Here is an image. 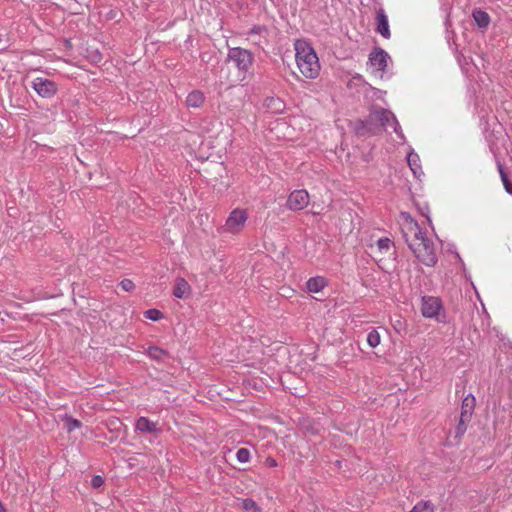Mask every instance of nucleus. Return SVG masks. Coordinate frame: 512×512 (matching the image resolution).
<instances>
[{"label": "nucleus", "instance_id": "5", "mask_svg": "<svg viewBox=\"0 0 512 512\" xmlns=\"http://www.w3.org/2000/svg\"><path fill=\"white\" fill-rule=\"evenodd\" d=\"M389 60V54L381 48H375L369 54V63L373 67L374 73L379 75L381 78L383 77V74L386 72Z\"/></svg>", "mask_w": 512, "mask_h": 512}, {"label": "nucleus", "instance_id": "26", "mask_svg": "<svg viewBox=\"0 0 512 512\" xmlns=\"http://www.w3.org/2000/svg\"><path fill=\"white\" fill-rule=\"evenodd\" d=\"M65 423H66L68 432H72L73 430L80 428L82 425L79 420H77L71 416L65 417Z\"/></svg>", "mask_w": 512, "mask_h": 512}, {"label": "nucleus", "instance_id": "10", "mask_svg": "<svg viewBox=\"0 0 512 512\" xmlns=\"http://www.w3.org/2000/svg\"><path fill=\"white\" fill-rule=\"evenodd\" d=\"M376 31L385 39L391 36L388 17L383 9H379L376 13Z\"/></svg>", "mask_w": 512, "mask_h": 512}, {"label": "nucleus", "instance_id": "21", "mask_svg": "<svg viewBox=\"0 0 512 512\" xmlns=\"http://www.w3.org/2000/svg\"><path fill=\"white\" fill-rule=\"evenodd\" d=\"M376 245L380 253H386L393 246V242L390 238L383 237L377 240Z\"/></svg>", "mask_w": 512, "mask_h": 512}, {"label": "nucleus", "instance_id": "24", "mask_svg": "<svg viewBox=\"0 0 512 512\" xmlns=\"http://www.w3.org/2000/svg\"><path fill=\"white\" fill-rule=\"evenodd\" d=\"M367 343L370 347L375 348L380 344V334L377 330L372 329L367 335Z\"/></svg>", "mask_w": 512, "mask_h": 512}, {"label": "nucleus", "instance_id": "13", "mask_svg": "<svg viewBox=\"0 0 512 512\" xmlns=\"http://www.w3.org/2000/svg\"><path fill=\"white\" fill-rule=\"evenodd\" d=\"M475 397L472 394H468L463 400L461 405L460 417L462 420H471L475 409Z\"/></svg>", "mask_w": 512, "mask_h": 512}, {"label": "nucleus", "instance_id": "18", "mask_svg": "<svg viewBox=\"0 0 512 512\" xmlns=\"http://www.w3.org/2000/svg\"><path fill=\"white\" fill-rule=\"evenodd\" d=\"M472 16L476 24L481 28H487L490 23L489 14L481 9H475L472 12Z\"/></svg>", "mask_w": 512, "mask_h": 512}, {"label": "nucleus", "instance_id": "17", "mask_svg": "<svg viewBox=\"0 0 512 512\" xmlns=\"http://www.w3.org/2000/svg\"><path fill=\"white\" fill-rule=\"evenodd\" d=\"M190 286L184 278H178L173 288V295L182 299L189 292Z\"/></svg>", "mask_w": 512, "mask_h": 512}, {"label": "nucleus", "instance_id": "3", "mask_svg": "<svg viewBox=\"0 0 512 512\" xmlns=\"http://www.w3.org/2000/svg\"><path fill=\"white\" fill-rule=\"evenodd\" d=\"M226 60L232 62L238 73L242 75V79L250 73L254 64V54L252 51L242 47H230Z\"/></svg>", "mask_w": 512, "mask_h": 512}, {"label": "nucleus", "instance_id": "29", "mask_svg": "<svg viewBox=\"0 0 512 512\" xmlns=\"http://www.w3.org/2000/svg\"><path fill=\"white\" fill-rule=\"evenodd\" d=\"M119 285L126 292H131L135 288L133 281L130 279H123Z\"/></svg>", "mask_w": 512, "mask_h": 512}, {"label": "nucleus", "instance_id": "25", "mask_svg": "<svg viewBox=\"0 0 512 512\" xmlns=\"http://www.w3.org/2000/svg\"><path fill=\"white\" fill-rule=\"evenodd\" d=\"M236 458L240 463H247L250 461L251 453L247 448H240L236 453Z\"/></svg>", "mask_w": 512, "mask_h": 512}, {"label": "nucleus", "instance_id": "14", "mask_svg": "<svg viewBox=\"0 0 512 512\" xmlns=\"http://www.w3.org/2000/svg\"><path fill=\"white\" fill-rule=\"evenodd\" d=\"M407 163L417 179H420V177L424 175L420 164V157L414 150H410L407 154Z\"/></svg>", "mask_w": 512, "mask_h": 512}, {"label": "nucleus", "instance_id": "31", "mask_svg": "<svg viewBox=\"0 0 512 512\" xmlns=\"http://www.w3.org/2000/svg\"><path fill=\"white\" fill-rule=\"evenodd\" d=\"M264 32H267V28L265 26L255 25L249 30L248 35L252 36L254 34H262Z\"/></svg>", "mask_w": 512, "mask_h": 512}, {"label": "nucleus", "instance_id": "15", "mask_svg": "<svg viewBox=\"0 0 512 512\" xmlns=\"http://www.w3.org/2000/svg\"><path fill=\"white\" fill-rule=\"evenodd\" d=\"M205 101V95L200 90H193L186 97V105L191 108L202 106Z\"/></svg>", "mask_w": 512, "mask_h": 512}, {"label": "nucleus", "instance_id": "2", "mask_svg": "<svg viewBox=\"0 0 512 512\" xmlns=\"http://www.w3.org/2000/svg\"><path fill=\"white\" fill-rule=\"evenodd\" d=\"M297 67L308 79H315L320 72V63L313 47L305 40L294 43Z\"/></svg>", "mask_w": 512, "mask_h": 512}, {"label": "nucleus", "instance_id": "33", "mask_svg": "<svg viewBox=\"0 0 512 512\" xmlns=\"http://www.w3.org/2000/svg\"><path fill=\"white\" fill-rule=\"evenodd\" d=\"M267 463H268V465H269L270 467H276V466H277V462H276V460H275V459H273V458H268V459H267Z\"/></svg>", "mask_w": 512, "mask_h": 512}, {"label": "nucleus", "instance_id": "23", "mask_svg": "<svg viewBox=\"0 0 512 512\" xmlns=\"http://www.w3.org/2000/svg\"><path fill=\"white\" fill-rule=\"evenodd\" d=\"M498 169H499V174H500V177H501V180H502V183H503V186L505 188V191L508 193V194H512V183L511 181L509 180L507 174L505 173V171L503 170V167L502 165L499 163L498 164Z\"/></svg>", "mask_w": 512, "mask_h": 512}, {"label": "nucleus", "instance_id": "6", "mask_svg": "<svg viewBox=\"0 0 512 512\" xmlns=\"http://www.w3.org/2000/svg\"><path fill=\"white\" fill-rule=\"evenodd\" d=\"M442 310V302L439 298L433 296H424L421 301V312L425 318L439 319Z\"/></svg>", "mask_w": 512, "mask_h": 512}, {"label": "nucleus", "instance_id": "20", "mask_svg": "<svg viewBox=\"0 0 512 512\" xmlns=\"http://www.w3.org/2000/svg\"><path fill=\"white\" fill-rule=\"evenodd\" d=\"M241 506L245 512H262L261 507L251 498L243 499Z\"/></svg>", "mask_w": 512, "mask_h": 512}, {"label": "nucleus", "instance_id": "22", "mask_svg": "<svg viewBox=\"0 0 512 512\" xmlns=\"http://www.w3.org/2000/svg\"><path fill=\"white\" fill-rule=\"evenodd\" d=\"M429 511L433 512V504L431 501H419L411 510L410 512H424Z\"/></svg>", "mask_w": 512, "mask_h": 512}, {"label": "nucleus", "instance_id": "7", "mask_svg": "<svg viewBox=\"0 0 512 512\" xmlns=\"http://www.w3.org/2000/svg\"><path fill=\"white\" fill-rule=\"evenodd\" d=\"M31 87L42 98H52L57 93L56 83L43 77H36L32 81Z\"/></svg>", "mask_w": 512, "mask_h": 512}, {"label": "nucleus", "instance_id": "9", "mask_svg": "<svg viewBox=\"0 0 512 512\" xmlns=\"http://www.w3.org/2000/svg\"><path fill=\"white\" fill-rule=\"evenodd\" d=\"M370 118L372 121H377L384 128L391 127V124L396 121L395 115L387 109L379 108L371 112Z\"/></svg>", "mask_w": 512, "mask_h": 512}, {"label": "nucleus", "instance_id": "27", "mask_svg": "<svg viewBox=\"0 0 512 512\" xmlns=\"http://www.w3.org/2000/svg\"><path fill=\"white\" fill-rule=\"evenodd\" d=\"M144 316L152 321H158L163 317V313L158 309H148L144 312Z\"/></svg>", "mask_w": 512, "mask_h": 512}, {"label": "nucleus", "instance_id": "19", "mask_svg": "<svg viewBox=\"0 0 512 512\" xmlns=\"http://www.w3.org/2000/svg\"><path fill=\"white\" fill-rule=\"evenodd\" d=\"M145 354L158 362L164 361V358L167 356V351L158 347V346H149L145 352Z\"/></svg>", "mask_w": 512, "mask_h": 512}, {"label": "nucleus", "instance_id": "28", "mask_svg": "<svg viewBox=\"0 0 512 512\" xmlns=\"http://www.w3.org/2000/svg\"><path fill=\"white\" fill-rule=\"evenodd\" d=\"M470 420H462V417H459V423L456 427V437L460 438L462 437L465 432H466V429H467V422H469Z\"/></svg>", "mask_w": 512, "mask_h": 512}, {"label": "nucleus", "instance_id": "30", "mask_svg": "<svg viewBox=\"0 0 512 512\" xmlns=\"http://www.w3.org/2000/svg\"><path fill=\"white\" fill-rule=\"evenodd\" d=\"M104 478L100 475H94L91 479V486L95 489L100 488L104 484Z\"/></svg>", "mask_w": 512, "mask_h": 512}, {"label": "nucleus", "instance_id": "11", "mask_svg": "<svg viewBox=\"0 0 512 512\" xmlns=\"http://www.w3.org/2000/svg\"><path fill=\"white\" fill-rule=\"evenodd\" d=\"M135 430L139 433H157L159 431L157 423L144 416L136 420Z\"/></svg>", "mask_w": 512, "mask_h": 512}, {"label": "nucleus", "instance_id": "8", "mask_svg": "<svg viewBox=\"0 0 512 512\" xmlns=\"http://www.w3.org/2000/svg\"><path fill=\"white\" fill-rule=\"evenodd\" d=\"M309 194L304 189L292 191L287 199L286 207L291 211H300L309 204Z\"/></svg>", "mask_w": 512, "mask_h": 512}, {"label": "nucleus", "instance_id": "34", "mask_svg": "<svg viewBox=\"0 0 512 512\" xmlns=\"http://www.w3.org/2000/svg\"><path fill=\"white\" fill-rule=\"evenodd\" d=\"M0 512H5V509L3 507V504L0 502Z\"/></svg>", "mask_w": 512, "mask_h": 512}, {"label": "nucleus", "instance_id": "12", "mask_svg": "<svg viewBox=\"0 0 512 512\" xmlns=\"http://www.w3.org/2000/svg\"><path fill=\"white\" fill-rule=\"evenodd\" d=\"M263 105L268 112L273 114H280L285 110V103L279 97H267L265 98Z\"/></svg>", "mask_w": 512, "mask_h": 512}, {"label": "nucleus", "instance_id": "32", "mask_svg": "<svg viewBox=\"0 0 512 512\" xmlns=\"http://www.w3.org/2000/svg\"><path fill=\"white\" fill-rule=\"evenodd\" d=\"M391 128H393L394 132L398 135V137L404 140V134L402 132L401 126L399 122L396 120L393 124H391Z\"/></svg>", "mask_w": 512, "mask_h": 512}, {"label": "nucleus", "instance_id": "4", "mask_svg": "<svg viewBox=\"0 0 512 512\" xmlns=\"http://www.w3.org/2000/svg\"><path fill=\"white\" fill-rule=\"evenodd\" d=\"M247 219L248 213L245 209L235 208L227 217L223 229L225 232L237 234L244 228Z\"/></svg>", "mask_w": 512, "mask_h": 512}, {"label": "nucleus", "instance_id": "16", "mask_svg": "<svg viewBox=\"0 0 512 512\" xmlns=\"http://www.w3.org/2000/svg\"><path fill=\"white\" fill-rule=\"evenodd\" d=\"M325 286L326 280L321 276L311 277L306 283L307 290L313 293L320 292Z\"/></svg>", "mask_w": 512, "mask_h": 512}, {"label": "nucleus", "instance_id": "1", "mask_svg": "<svg viewBox=\"0 0 512 512\" xmlns=\"http://www.w3.org/2000/svg\"><path fill=\"white\" fill-rule=\"evenodd\" d=\"M401 219L404 221L402 233L408 247L420 262L428 267H433L438 261L434 243L409 213L402 212Z\"/></svg>", "mask_w": 512, "mask_h": 512}]
</instances>
